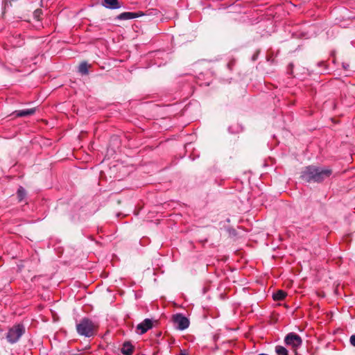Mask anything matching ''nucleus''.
Instances as JSON below:
<instances>
[{
    "instance_id": "f257e3e1",
    "label": "nucleus",
    "mask_w": 355,
    "mask_h": 355,
    "mask_svg": "<svg viewBox=\"0 0 355 355\" xmlns=\"http://www.w3.org/2000/svg\"><path fill=\"white\" fill-rule=\"evenodd\" d=\"M332 171L328 168L308 166L301 173V178L307 182H320L329 178Z\"/></svg>"
},
{
    "instance_id": "f03ea898",
    "label": "nucleus",
    "mask_w": 355,
    "mask_h": 355,
    "mask_svg": "<svg viewBox=\"0 0 355 355\" xmlns=\"http://www.w3.org/2000/svg\"><path fill=\"white\" fill-rule=\"evenodd\" d=\"M76 330L80 335L89 338L95 334L96 327L92 320L85 318L76 324Z\"/></svg>"
},
{
    "instance_id": "7ed1b4c3",
    "label": "nucleus",
    "mask_w": 355,
    "mask_h": 355,
    "mask_svg": "<svg viewBox=\"0 0 355 355\" xmlns=\"http://www.w3.org/2000/svg\"><path fill=\"white\" fill-rule=\"evenodd\" d=\"M24 332V327L22 324H17L9 329L6 336L7 340L10 343H15Z\"/></svg>"
},
{
    "instance_id": "20e7f679",
    "label": "nucleus",
    "mask_w": 355,
    "mask_h": 355,
    "mask_svg": "<svg viewBox=\"0 0 355 355\" xmlns=\"http://www.w3.org/2000/svg\"><path fill=\"white\" fill-rule=\"evenodd\" d=\"M284 342L287 345L291 346L295 350L302 344L301 337L295 333L291 332L286 335Z\"/></svg>"
},
{
    "instance_id": "39448f33",
    "label": "nucleus",
    "mask_w": 355,
    "mask_h": 355,
    "mask_svg": "<svg viewBox=\"0 0 355 355\" xmlns=\"http://www.w3.org/2000/svg\"><path fill=\"white\" fill-rule=\"evenodd\" d=\"M173 321L179 330H184L189 326V319L181 313L173 316Z\"/></svg>"
},
{
    "instance_id": "423d86ee",
    "label": "nucleus",
    "mask_w": 355,
    "mask_h": 355,
    "mask_svg": "<svg viewBox=\"0 0 355 355\" xmlns=\"http://www.w3.org/2000/svg\"><path fill=\"white\" fill-rule=\"evenodd\" d=\"M153 328V322L150 319L146 318L137 326V329L140 331V334H145L148 330Z\"/></svg>"
},
{
    "instance_id": "0eeeda50",
    "label": "nucleus",
    "mask_w": 355,
    "mask_h": 355,
    "mask_svg": "<svg viewBox=\"0 0 355 355\" xmlns=\"http://www.w3.org/2000/svg\"><path fill=\"white\" fill-rule=\"evenodd\" d=\"M103 6L109 9H117L121 8L118 0H103Z\"/></svg>"
},
{
    "instance_id": "6e6552de",
    "label": "nucleus",
    "mask_w": 355,
    "mask_h": 355,
    "mask_svg": "<svg viewBox=\"0 0 355 355\" xmlns=\"http://www.w3.org/2000/svg\"><path fill=\"white\" fill-rule=\"evenodd\" d=\"M143 15V14L139 15L136 12H125L121 14H120L117 18L121 20H127V19H131L136 17H138L139 16Z\"/></svg>"
},
{
    "instance_id": "1a4fd4ad",
    "label": "nucleus",
    "mask_w": 355,
    "mask_h": 355,
    "mask_svg": "<svg viewBox=\"0 0 355 355\" xmlns=\"http://www.w3.org/2000/svg\"><path fill=\"white\" fill-rule=\"evenodd\" d=\"M35 108L26 109L23 110H17L14 112L17 117H24L32 115L35 112Z\"/></svg>"
},
{
    "instance_id": "9d476101",
    "label": "nucleus",
    "mask_w": 355,
    "mask_h": 355,
    "mask_svg": "<svg viewBox=\"0 0 355 355\" xmlns=\"http://www.w3.org/2000/svg\"><path fill=\"white\" fill-rule=\"evenodd\" d=\"M133 346L130 342H125L121 348V353L124 355H132L133 352Z\"/></svg>"
},
{
    "instance_id": "9b49d317",
    "label": "nucleus",
    "mask_w": 355,
    "mask_h": 355,
    "mask_svg": "<svg viewBox=\"0 0 355 355\" xmlns=\"http://www.w3.org/2000/svg\"><path fill=\"white\" fill-rule=\"evenodd\" d=\"M286 293L284 291L279 290L273 294L272 297L274 300L279 301L283 300L286 297Z\"/></svg>"
},
{
    "instance_id": "f8f14e48",
    "label": "nucleus",
    "mask_w": 355,
    "mask_h": 355,
    "mask_svg": "<svg viewBox=\"0 0 355 355\" xmlns=\"http://www.w3.org/2000/svg\"><path fill=\"white\" fill-rule=\"evenodd\" d=\"M275 352L277 355H288V350L284 347L280 345L275 347Z\"/></svg>"
},
{
    "instance_id": "ddd939ff",
    "label": "nucleus",
    "mask_w": 355,
    "mask_h": 355,
    "mask_svg": "<svg viewBox=\"0 0 355 355\" xmlns=\"http://www.w3.org/2000/svg\"><path fill=\"white\" fill-rule=\"evenodd\" d=\"M78 71L83 74L86 75L88 73V64L87 62H82L78 67Z\"/></svg>"
},
{
    "instance_id": "4468645a",
    "label": "nucleus",
    "mask_w": 355,
    "mask_h": 355,
    "mask_svg": "<svg viewBox=\"0 0 355 355\" xmlns=\"http://www.w3.org/2000/svg\"><path fill=\"white\" fill-rule=\"evenodd\" d=\"M26 191L23 187H20L17 191V198L19 199V201H22L26 197Z\"/></svg>"
},
{
    "instance_id": "2eb2a0df",
    "label": "nucleus",
    "mask_w": 355,
    "mask_h": 355,
    "mask_svg": "<svg viewBox=\"0 0 355 355\" xmlns=\"http://www.w3.org/2000/svg\"><path fill=\"white\" fill-rule=\"evenodd\" d=\"M42 11L40 9H37L33 12V16L35 19H39V17L42 15Z\"/></svg>"
},
{
    "instance_id": "dca6fc26",
    "label": "nucleus",
    "mask_w": 355,
    "mask_h": 355,
    "mask_svg": "<svg viewBox=\"0 0 355 355\" xmlns=\"http://www.w3.org/2000/svg\"><path fill=\"white\" fill-rule=\"evenodd\" d=\"M349 342L352 346L355 347V334L351 336L349 338Z\"/></svg>"
},
{
    "instance_id": "f3484780",
    "label": "nucleus",
    "mask_w": 355,
    "mask_h": 355,
    "mask_svg": "<svg viewBox=\"0 0 355 355\" xmlns=\"http://www.w3.org/2000/svg\"><path fill=\"white\" fill-rule=\"evenodd\" d=\"M180 355H187V353L186 352V351H181Z\"/></svg>"
},
{
    "instance_id": "a211bd4d",
    "label": "nucleus",
    "mask_w": 355,
    "mask_h": 355,
    "mask_svg": "<svg viewBox=\"0 0 355 355\" xmlns=\"http://www.w3.org/2000/svg\"><path fill=\"white\" fill-rule=\"evenodd\" d=\"M343 66L344 69H347L349 67V64H343Z\"/></svg>"
}]
</instances>
